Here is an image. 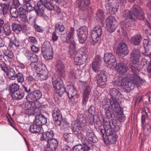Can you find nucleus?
<instances>
[{"instance_id": "obj_17", "label": "nucleus", "mask_w": 151, "mask_h": 151, "mask_svg": "<svg viewBox=\"0 0 151 151\" xmlns=\"http://www.w3.org/2000/svg\"><path fill=\"white\" fill-rule=\"evenodd\" d=\"M117 55L120 57H124L129 53L128 47L124 42H122L119 44L116 51Z\"/></svg>"}, {"instance_id": "obj_36", "label": "nucleus", "mask_w": 151, "mask_h": 151, "mask_svg": "<svg viewBox=\"0 0 151 151\" xmlns=\"http://www.w3.org/2000/svg\"><path fill=\"white\" fill-rule=\"evenodd\" d=\"M126 79L127 78H126L120 79L117 77H116L114 79L112 83L114 86H123V85H125L124 84V81H126Z\"/></svg>"}, {"instance_id": "obj_43", "label": "nucleus", "mask_w": 151, "mask_h": 151, "mask_svg": "<svg viewBox=\"0 0 151 151\" xmlns=\"http://www.w3.org/2000/svg\"><path fill=\"white\" fill-rule=\"evenodd\" d=\"M4 34L6 36H9L11 33V30L9 25L7 23H5L3 27Z\"/></svg>"}, {"instance_id": "obj_41", "label": "nucleus", "mask_w": 151, "mask_h": 151, "mask_svg": "<svg viewBox=\"0 0 151 151\" xmlns=\"http://www.w3.org/2000/svg\"><path fill=\"white\" fill-rule=\"evenodd\" d=\"M81 2L79 3L78 7L80 9L84 11L86 7L90 3V0H80Z\"/></svg>"}, {"instance_id": "obj_22", "label": "nucleus", "mask_w": 151, "mask_h": 151, "mask_svg": "<svg viewBox=\"0 0 151 151\" xmlns=\"http://www.w3.org/2000/svg\"><path fill=\"white\" fill-rule=\"evenodd\" d=\"M58 141L55 139L49 140L44 147L45 151H55L58 146Z\"/></svg>"}, {"instance_id": "obj_15", "label": "nucleus", "mask_w": 151, "mask_h": 151, "mask_svg": "<svg viewBox=\"0 0 151 151\" xmlns=\"http://www.w3.org/2000/svg\"><path fill=\"white\" fill-rule=\"evenodd\" d=\"M42 92L40 90L32 91L26 96V99L28 102H36L40 99L42 96Z\"/></svg>"}, {"instance_id": "obj_54", "label": "nucleus", "mask_w": 151, "mask_h": 151, "mask_svg": "<svg viewBox=\"0 0 151 151\" xmlns=\"http://www.w3.org/2000/svg\"><path fill=\"white\" fill-rule=\"evenodd\" d=\"M11 38L15 47H18L20 46L21 42L19 40L17 39L14 36H12Z\"/></svg>"}, {"instance_id": "obj_40", "label": "nucleus", "mask_w": 151, "mask_h": 151, "mask_svg": "<svg viewBox=\"0 0 151 151\" xmlns=\"http://www.w3.org/2000/svg\"><path fill=\"white\" fill-rule=\"evenodd\" d=\"M43 5L42 6L44 8L47 9L49 10H54V6L51 1L46 0L43 4H41Z\"/></svg>"}, {"instance_id": "obj_49", "label": "nucleus", "mask_w": 151, "mask_h": 151, "mask_svg": "<svg viewBox=\"0 0 151 151\" xmlns=\"http://www.w3.org/2000/svg\"><path fill=\"white\" fill-rule=\"evenodd\" d=\"M65 28L64 26L62 24L58 23L55 26V30L56 32H63L64 31Z\"/></svg>"}, {"instance_id": "obj_8", "label": "nucleus", "mask_w": 151, "mask_h": 151, "mask_svg": "<svg viewBox=\"0 0 151 151\" xmlns=\"http://www.w3.org/2000/svg\"><path fill=\"white\" fill-rule=\"evenodd\" d=\"M65 92L67 93L70 101L72 103L75 104L78 102L79 95L77 93L76 88L73 85H67Z\"/></svg>"}, {"instance_id": "obj_9", "label": "nucleus", "mask_w": 151, "mask_h": 151, "mask_svg": "<svg viewBox=\"0 0 151 151\" xmlns=\"http://www.w3.org/2000/svg\"><path fill=\"white\" fill-rule=\"evenodd\" d=\"M102 33V28L100 26L97 25L93 28L91 34L92 44L94 45L96 43L99 42Z\"/></svg>"}, {"instance_id": "obj_5", "label": "nucleus", "mask_w": 151, "mask_h": 151, "mask_svg": "<svg viewBox=\"0 0 151 151\" xmlns=\"http://www.w3.org/2000/svg\"><path fill=\"white\" fill-rule=\"evenodd\" d=\"M140 58V54L139 50L133 49L130 53V58L132 62L129 66L130 71L139 72L140 69L138 64Z\"/></svg>"}, {"instance_id": "obj_37", "label": "nucleus", "mask_w": 151, "mask_h": 151, "mask_svg": "<svg viewBox=\"0 0 151 151\" xmlns=\"http://www.w3.org/2000/svg\"><path fill=\"white\" fill-rule=\"evenodd\" d=\"M12 96L14 100H19L23 98L24 96V93L22 91L19 90L12 94Z\"/></svg>"}, {"instance_id": "obj_25", "label": "nucleus", "mask_w": 151, "mask_h": 151, "mask_svg": "<svg viewBox=\"0 0 151 151\" xmlns=\"http://www.w3.org/2000/svg\"><path fill=\"white\" fill-rule=\"evenodd\" d=\"M29 131L32 133L41 134L43 131V129L42 127L34 122V123L30 126Z\"/></svg>"}, {"instance_id": "obj_13", "label": "nucleus", "mask_w": 151, "mask_h": 151, "mask_svg": "<svg viewBox=\"0 0 151 151\" xmlns=\"http://www.w3.org/2000/svg\"><path fill=\"white\" fill-rule=\"evenodd\" d=\"M72 130L75 135L81 140L82 142H85L88 140L86 137L84 136L82 132V128L80 123H75Z\"/></svg>"}, {"instance_id": "obj_46", "label": "nucleus", "mask_w": 151, "mask_h": 151, "mask_svg": "<svg viewBox=\"0 0 151 151\" xmlns=\"http://www.w3.org/2000/svg\"><path fill=\"white\" fill-rule=\"evenodd\" d=\"M10 13L13 18H16L18 17L19 12L16 7L11 8L10 9Z\"/></svg>"}, {"instance_id": "obj_6", "label": "nucleus", "mask_w": 151, "mask_h": 151, "mask_svg": "<svg viewBox=\"0 0 151 151\" xmlns=\"http://www.w3.org/2000/svg\"><path fill=\"white\" fill-rule=\"evenodd\" d=\"M88 55V52L85 48L80 49L76 52L73 57L75 64L79 65L85 63Z\"/></svg>"}, {"instance_id": "obj_2", "label": "nucleus", "mask_w": 151, "mask_h": 151, "mask_svg": "<svg viewBox=\"0 0 151 151\" xmlns=\"http://www.w3.org/2000/svg\"><path fill=\"white\" fill-rule=\"evenodd\" d=\"M132 73L130 74L129 76L130 81H128L127 78L126 81H124V84H125L123 86H125L126 87L129 88L130 89H133L135 85L137 86H139L141 83H144V81L143 79L141 78L139 75V72H134L131 71Z\"/></svg>"}, {"instance_id": "obj_50", "label": "nucleus", "mask_w": 151, "mask_h": 151, "mask_svg": "<svg viewBox=\"0 0 151 151\" xmlns=\"http://www.w3.org/2000/svg\"><path fill=\"white\" fill-rule=\"evenodd\" d=\"M28 43L31 44V45H36L38 44V41L35 37L33 36H30L28 39Z\"/></svg>"}, {"instance_id": "obj_18", "label": "nucleus", "mask_w": 151, "mask_h": 151, "mask_svg": "<svg viewBox=\"0 0 151 151\" xmlns=\"http://www.w3.org/2000/svg\"><path fill=\"white\" fill-rule=\"evenodd\" d=\"M84 145L83 146L81 144H78L73 147V151H88L92 147V144L88 140L85 141V142H82Z\"/></svg>"}, {"instance_id": "obj_51", "label": "nucleus", "mask_w": 151, "mask_h": 151, "mask_svg": "<svg viewBox=\"0 0 151 151\" xmlns=\"http://www.w3.org/2000/svg\"><path fill=\"white\" fill-rule=\"evenodd\" d=\"M25 81L28 83L27 84H29L31 83H34L36 81L35 79L31 75L27 76L25 78Z\"/></svg>"}, {"instance_id": "obj_63", "label": "nucleus", "mask_w": 151, "mask_h": 151, "mask_svg": "<svg viewBox=\"0 0 151 151\" xmlns=\"http://www.w3.org/2000/svg\"><path fill=\"white\" fill-rule=\"evenodd\" d=\"M144 111L145 112L148 118L151 117V112L148 107H145Z\"/></svg>"}, {"instance_id": "obj_32", "label": "nucleus", "mask_w": 151, "mask_h": 151, "mask_svg": "<svg viewBox=\"0 0 151 151\" xmlns=\"http://www.w3.org/2000/svg\"><path fill=\"white\" fill-rule=\"evenodd\" d=\"M40 3L38 2L34 7V9L37 14L40 16H43L45 9Z\"/></svg>"}, {"instance_id": "obj_19", "label": "nucleus", "mask_w": 151, "mask_h": 151, "mask_svg": "<svg viewBox=\"0 0 151 151\" xmlns=\"http://www.w3.org/2000/svg\"><path fill=\"white\" fill-rule=\"evenodd\" d=\"M82 85L85 86L83 92V97L82 99V105L84 106L88 101V98L90 95V92L91 91L90 87L87 85V83L83 82Z\"/></svg>"}, {"instance_id": "obj_34", "label": "nucleus", "mask_w": 151, "mask_h": 151, "mask_svg": "<svg viewBox=\"0 0 151 151\" xmlns=\"http://www.w3.org/2000/svg\"><path fill=\"white\" fill-rule=\"evenodd\" d=\"M119 108L120 109L116 111H115L114 108L113 109L114 112L118 114L117 116V119L120 122H124L125 120L126 117L124 115L123 110L122 109L120 105Z\"/></svg>"}, {"instance_id": "obj_12", "label": "nucleus", "mask_w": 151, "mask_h": 151, "mask_svg": "<svg viewBox=\"0 0 151 151\" xmlns=\"http://www.w3.org/2000/svg\"><path fill=\"white\" fill-rule=\"evenodd\" d=\"M106 29L108 32L111 33L115 31L118 26V24L115 18L110 16L106 19Z\"/></svg>"}, {"instance_id": "obj_33", "label": "nucleus", "mask_w": 151, "mask_h": 151, "mask_svg": "<svg viewBox=\"0 0 151 151\" xmlns=\"http://www.w3.org/2000/svg\"><path fill=\"white\" fill-rule=\"evenodd\" d=\"M116 67L117 68L118 71L120 74H122L127 72L128 68L125 63L122 62L119 63Z\"/></svg>"}, {"instance_id": "obj_45", "label": "nucleus", "mask_w": 151, "mask_h": 151, "mask_svg": "<svg viewBox=\"0 0 151 151\" xmlns=\"http://www.w3.org/2000/svg\"><path fill=\"white\" fill-rule=\"evenodd\" d=\"M64 140L68 143H71L73 141V134L71 133H65L63 135Z\"/></svg>"}, {"instance_id": "obj_55", "label": "nucleus", "mask_w": 151, "mask_h": 151, "mask_svg": "<svg viewBox=\"0 0 151 151\" xmlns=\"http://www.w3.org/2000/svg\"><path fill=\"white\" fill-rule=\"evenodd\" d=\"M77 71L74 69L70 70L69 72V77L70 80H73L76 77Z\"/></svg>"}, {"instance_id": "obj_20", "label": "nucleus", "mask_w": 151, "mask_h": 151, "mask_svg": "<svg viewBox=\"0 0 151 151\" xmlns=\"http://www.w3.org/2000/svg\"><path fill=\"white\" fill-rule=\"evenodd\" d=\"M117 4L116 0H106L105 1V6L107 11L109 14H114L116 11V6L114 7L115 4Z\"/></svg>"}, {"instance_id": "obj_3", "label": "nucleus", "mask_w": 151, "mask_h": 151, "mask_svg": "<svg viewBox=\"0 0 151 151\" xmlns=\"http://www.w3.org/2000/svg\"><path fill=\"white\" fill-rule=\"evenodd\" d=\"M122 16L125 18V21L121 23V28L123 32H126V30L134 29L136 20L130 16L129 11L128 9H124L122 12Z\"/></svg>"}, {"instance_id": "obj_24", "label": "nucleus", "mask_w": 151, "mask_h": 151, "mask_svg": "<svg viewBox=\"0 0 151 151\" xmlns=\"http://www.w3.org/2000/svg\"><path fill=\"white\" fill-rule=\"evenodd\" d=\"M145 53L143 54L146 56L150 58V61L151 62V51L149 52L151 49V42L149 40L145 39L143 41Z\"/></svg>"}, {"instance_id": "obj_39", "label": "nucleus", "mask_w": 151, "mask_h": 151, "mask_svg": "<svg viewBox=\"0 0 151 151\" xmlns=\"http://www.w3.org/2000/svg\"><path fill=\"white\" fill-rule=\"evenodd\" d=\"M74 29L73 28L70 27L68 33H67L65 42L69 43L70 40H73L74 35Z\"/></svg>"}, {"instance_id": "obj_28", "label": "nucleus", "mask_w": 151, "mask_h": 151, "mask_svg": "<svg viewBox=\"0 0 151 151\" xmlns=\"http://www.w3.org/2000/svg\"><path fill=\"white\" fill-rule=\"evenodd\" d=\"M34 122L42 127V125L45 124L47 122L46 118L42 114H40L35 117Z\"/></svg>"}, {"instance_id": "obj_31", "label": "nucleus", "mask_w": 151, "mask_h": 151, "mask_svg": "<svg viewBox=\"0 0 151 151\" xmlns=\"http://www.w3.org/2000/svg\"><path fill=\"white\" fill-rule=\"evenodd\" d=\"M142 40V37L141 35L136 34L132 37L130 40L131 43L135 45H139Z\"/></svg>"}, {"instance_id": "obj_23", "label": "nucleus", "mask_w": 151, "mask_h": 151, "mask_svg": "<svg viewBox=\"0 0 151 151\" xmlns=\"http://www.w3.org/2000/svg\"><path fill=\"white\" fill-rule=\"evenodd\" d=\"M86 136L88 140L93 143H96L98 139L91 128L89 127H87L86 129Z\"/></svg>"}, {"instance_id": "obj_30", "label": "nucleus", "mask_w": 151, "mask_h": 151, "mask_svg": "<svg viewBox=\"0 0 151 151\" xmlns=\"http://www.w3.org/2000/svg\"><path fill=\"white\" fill-rule=\"evenodd\" d=\"M56 72L59 75L62 77H64L65 72L64 66L62 62L57 63L56 65Z\"/></svg>"}, {"instance_id": "obj_4", "label": "nucleus", "mask_w": 151, "mask_h": 151, "mask_svg": "<svg viewBox=\"0 0 151 151\" xmlns=\"http://www.w3.org/2000/svg\"><path fill=\"white\" fill-rule=\"evenodd\" d=\"M111 98L109 99L110 104L112 108H114L116 111L119 110V104L117 100L123 97V95L117 89L115 88H111L109 91Z\"/></svg>"}, {"instance_id": "obj_11", "label": "nucleus", "mask_w": 151, "mask_h": 151, "mask_svg": "<svg viewBox=\"0 0 151 151\" xmlns=\"http://www.w3.org/2000/svg\"><path fill=\"white\" fill-rule=\"evenodd\" d=\"M129 12L130 15L139 20H142L144 18V14L142 9L139 6L134 5L131 8L130 10H128Z\"/></svg>"}, {"instance_id": "obj_47", "label": "nucleus", "mask_w": 151, "mask_h": 151, "mask_svg": "<svg viewBox=\"0 0 151 151\" xmlns=\"http://www.w3.org/2000/svg\"><path fill=\"white\" fill-rule=\"evenodd\" d=\"M17 80L18 83L22 84L24 82V78L23 74L21 72H18L16 74Z\"/></svg>"}, {"instance_id": "obj_64", "label": "nucleus", "mask_w": 151, "mask_h": 151, "mask_svg": "<svg viewBox=\"0 0 151 151\" xmlns=\"http://www.w3.org/2000/svg\"><path fill=\"white\" fill-rule=\"evenodd\" d=\"M34 27L36 31L39 32H42L43 30L36 23L33 24Z\"/></svg>"}, {"instance_id": "obj_48", "label": "nucleus", "mask_w": 151, "mask_h": 151, "mask_svg": "<svg viewBox=\"0 0 151 151\" xmlns=\"http://www.w3.org/2000/svg\"><path fill=\"white\" fill-rule=\"evenodd\" d=\"M93 121L94 124V125L95 128H99L102 126L101 122L98 116H93Z\"/></svg>"}, {"instance_id": "obj_14", "label": "nucleus", "mask_w": 151, "mask_h": 151, "mask_svg": "<svg viewBox=\"0 0 151 151\" xmlns=\"http://www.w3.org/2000/svg\"><path fill=\"white\" fill-rule=\"evenodd\" d=\"M44 58L47 60H48L52 58L53 55L52 52V48L49 42H45L42 48Z\"/></svg>"}, {"instance_id": "obj_52", "label": "nucleus", "mask_w": 151, "mask_h": 151, "mask_svg": "<svg viewBox=\"0 0 151 151\" xmlns=\"http://www.w3.org/2000/svg\"><path fill=\"white\" fill-rule=\"evenodd\" d=\"M45 132L47 139V142L50 140L54 139L53 138L54 135V133L53 131L51 130L50 131Z\"/></svg>"}, {"instance_id": "obj_56", "label": "nucleus", "mask_w": 151, "mask_h": 151, "mask_svg": "<svg viewBox=\"0 0 151 151\" xmlns=\"http://www.w3.org/2000/svg\"><path fill=\"white\" fill-rule=\"evenodd\" d=\"M5 73L8 77L9 76L14 75L16 73L14 69L12 68H8Z\"/></svg>"}, {"instance_id": "obj_61", "label": "nucleus", "mask_w": 151, "mask_h": 151, "mask_svg": "<svg viewBox=\"0 0 151 151\" xmlns=\"http://www.w3.org/2000/svg\"><path fill=\"white\" fill-rule=\"evenodd\" d=\"M38 72H40L44 69H46L45 65L42 62L37 63Z\"/></svg>"}, {"instance_id": "obj_58", "label": "nucleus", "mask_w": 151, "mask_h": 151, "mask_svg": "<svg viewBox=\"0 0 151 151\" xmlns=\"http://www.w3.org/2000/svg\"><path fill=\"white\" fill-rule=\"evenodd\" d=\"M28 60H29L32 63H35L38 61V58L36 54L33 53L32 55L31 56Z\"/></svg>"}, {"instance_id": "obj_62", "label": "nucleus", "mask_w": 151, "mask_h": 151, "mask_svg": "<svg viewBox=\"0 0 151 151\" xmlns=\"http://www.w3.org/2000/svg\"><path fill=\"white\" fill-rule=\"evenodd\" d=\"M5 42L3 39L0 37V47L2 48V50H6L7 47L5 45Z\"/></svg>"}, {"instance_id": "obj_44", "label": "nucleus", "mask_w": 151, "mask_h": 151, "mask_svg": "<svg viewBox=\"0 0 151 151\" xmlns=\"http://www.w3.org/2000/svg\"><path fill=\"white\" fill-rule=\"evenodd\" d=\"M22 89L27 93H30L33 91V87L26 83L22 85Z\"/></svg>"}, {"instance_id": "obj_26", "label": "nucleus", "mask_w": 151, "mask_h": 151, "mask_svg": "<svg viewBox=\"0 0 151 151\" xmlns=\"http://www.w3.org/2000/svg\"><path fill=\"white\" fill-rule=\"evenodd\" d=\"M49 72L47 69H44L40 72H35L34 75L36 78L41 81L45 80L47 79L48 77Z\"/></svg>"}, {"instance_id": "obj_10", "label": "nucleus", "mask_w": 151, "mask_h": 151, "mask_svg": "<svg viewBox=\"0 0 151 151\" xmlns=\"http://www.w3.org/2000/svg\"><path fill=\"white\" fill-rule=\"evenodd\" d=\"M104 60L106 65L109 68L113 69L117 66L116 58L112 53L106 52L105 53Z\"/></svg>"}, {"instance_id": "obj_7", "label": "nucleus", "mask_w": 151, "mask_h": 151, "mask_svg": "<svg viewBox=\"0 0 151 151\" xmlns=\"http://www.w3.org/2000/svg\"><path fill=\"white\" fill-rule=\"evenodd\" d=\"M52 79L54 91L59 95H62L65 92V88L64 86V83L61 78H56L55 76H54Z\"/></svg>"}, {"instance_id": "obj_1", "label": "nucleus", "mask_w": 151, "mask_h": 151, "mask_svg": "<svg viewBox=\"0 0 151 151\" xmlns=\"http://www.w3.org/2000/svg\"><path fill=\"white\" fill-rule=\"evenodd\" d=\"M105 115L107 119L103 120V125L104 129H101L100 132L105 144L107 145L114 143L116 141L117 136L116 132L119 130L118 122L116 119H113L111 122L109 119L115 117L114 111L110 106L104 108Z\"/></svg>"}, {"instance_id": "obj_42", "label": "nucleus", "mask_w": 151, "mask_h": 151, "mask_svg": "<svg viewBox=\"0 0 151 151\" xmlns=\"http://www.w3.org/2000/svg\"><path fill=\"white\" fill-rule=\"evenodd\" d=\"M12 28L13 31L17 34H19L22 30V26L15 22L12 24Z\"/></svg>"}, {"instance_id": "obj_21", "label": "nucleus", "mask_w": 151, "mask_h": 151, "mask_svg": "<svg viewBox=\"0 0 151 151\" xmlns=\"http://www.w3.org/2000/svg\"><path fill=\"white\" fill-rule=\"evenodd\" d=\"M96 78L98 86L101 88H104L106 86V81L105 72L104 71H101L100 73L97 75Z\"/></svg>"}, {"instance_id": "obj_53", "label": "nucleus", "mask_w": 151, "mask_h": 151, "mask_svg": "<svg viewBox=\"0 0 151 151\" xmlns=\"http://www.w3.org/2000/svg\"><path fill=\"white\" fill-rule=\"evenodd\" d=\"M2 51L5 56L10 58H13L14 56L13 52L12 51L8 50L7 48L6 50H2Z\"/></svg>"}, {"instance_id": "obj_38", "label": "nucleus", "mask_w": 151, "mask_h": 151, "mask_svg": "<svg viewBox=\"0 0 151 151\" xmlns=\"http://www.w3.org/2000/svg\"><path fill=\"white\" fill-rule=\"evenodd\" d=\"M19 89V86L16 83L10 84L8 86L9 91L12 94L18 91Z\"/></svg>"}, {"instance_id": "obj_59", "label": "nucleus", "mask_w": 151, "mask_h": 151, "mask_svg": "<svg viewBox=\"0 0 151 151\" xmlns=\"http://www.w3.org/2000/svg\"><path fill=\"white\" fill-rule=\"evenodd\" d=\"M96 109L94 106L91 105L87 110L88 113L91 115H93L95 114Z\"/></svg>"}, {"instance_id": "obj_29", "label": "nucleus", "mask_w": 151, "mask_h": 151, "mask_svg": "<svg viewBox=\"0 0 151 151\" xmlns=\"http://www.w3.org/2000/svg\"><path fill=\"white\" fill-rule=\"evenodd\" d=\"M101 61L98 56L95 57L94 61L92 63V67L93 70L95 72H99L100 70Z\"/></svg>"}, {"instance_id": "obj_27", "label": "nucleus", "mask_w": 151, "mask_h": 151, "mask_svg": "<svg viewBox=\"0 0 151 151\" xmlns=\"http://www.w3.org/2000/svg\"><path fill=\"white\" fill-rule=\"evenodd\" d=\"M68 51V54L70 55L69 57L71 58H72L75 55L76 53V44L74 40H70Z\"/></svg>"}, {"instance_id": "obj_16", "label": "nucleus", "mask_w": 151, "mask_h": 151, "mask_svg": "<svg viewBox=\"0 0 151 151\" xmlns=\"http://www.w3.org/2000/svg\"><path fill=\"white\" fill-rule=\"evenodd\" d=\"M88 32V28L85 26L80 27L77 30L78 41L80 43H83L86 40Z\"/></svg>"}, {"instance_id": "obj_35", "label": "nucleus", "mask_w": 151, "mask_h": 151, "mask_svg": "<svg viewBox=\"0 0 151 151\" xmlns=\"http://www.w3.org/2000/svg\"><path fill=\"white\" fill-rule=\"evenodd\" d=\"M52 116L53 120L62 119V113L58 108H55L53 111Z\"/></svg>"}, {"instance_id": "obj_57", "label": "nucleus", "mask_w": 151, "mask_h": 151, "mask_svg": "<svg viewBox=\"0 0 151 151\" xmlns=\"http://www.w3.org/2000/svg\"><path fill=\"white\" fill-rule=\"evenodd\" d=\"M96 17L100 19H102L104 17V12L102 10L99 9L96 13Z\"/></svg>"}, {"instance_id": "obj_60", "label": "nucleus", "mask_w": 151, "mask_h": 151, "mask_svg": "<svg viewBox=\"0 0 151 151\" xmlns=\"http://www.w3.org/2000/svg\"><path fill=\"white\" fill-rule=\"evenodd\" d=\"M24 54L26 58L29 60L33 53L28 50H25L23 51Z\"/></svg>"}]
</instances>
